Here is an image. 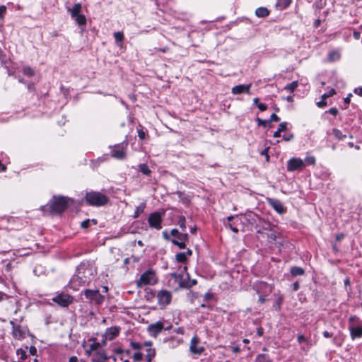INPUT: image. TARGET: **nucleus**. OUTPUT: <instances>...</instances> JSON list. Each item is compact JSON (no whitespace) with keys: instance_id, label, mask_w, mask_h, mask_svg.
I'll use <instances>...</instances> for the list:
<instances>
[{"instance_id":"bf43d9fd","label":"nucleus","mask_w":362,"mask_h":362,"mask_svg":"<svg viewBox=\"0 0 362 362\" xmlns=\"http://www.w3.org/2000/svg\"><path fill=\"white\" fill-rule=\"evenodd\" d=\"M293 139V134H288V135H283V139L286 141H291Z\"/></svg>"},{"instance_id":"603ef678","label":"nucleus","mask_w":362,"mask_h":362,"mask_svg":"<svg viewBox=\"0 0 362 362\" xmlns=\"http://www.w3.org/2000/svg\"><path fill=\"white\" fill-rule=\"evenodd\" d=\"M6 12V6H0V19L4 18V14Z\"/></svg>"},{"instance_id":"3c124183","label":"nucleus","mask_w":362,"mask_h":362,"mask_svg":"<svg viewBox=\"0 0 362 362\" xmlns=\"http://www.w3.org/2000/svg\"><path fill=\"white\" fill-rule=\"evenodd\" d=\"M287 129V123L284 122L279 124L278 129L281 132L283 131L286 130Z\"/></svg>"},{"instance_id":"0e129e2a","label":"nucleus","mask_w":362,"mask_h":362,"mask_svg":"<svg viewBox=\"0 0 362 362\" xmlns=\"http://www.w3.org/2000/svg\"><path fill=\"white\" fill-rule=\"evenodd\" d=\"M154 49L156 52H161L165 53V52H167L169 50V47H164L163 48H155Z\"/></svg>"},{"instance_id":"f03ea898","label":"nucleus","mask_w":362,"mask_h":362,"mask_svg":"<svg viewBox=\"0 0 362 362\" xmlns=\"http://www.w3.org/2000/svg\"><path fill=\"white\" fill-rule=\"evenodd\" d=\"M70 198L64 196H53L49 202V206L51 213L53 214H60L63 213L69 206Z\"/></svg>"},{"instance_id":"4468645a","label":"nucleus","mask_w":362,"mask_h":362,"mask_svg":"<svg viewBox=\"0 0 362 362\" xmlns=\"http://www.w3.org/2000/svg\"><path fill=\"white\" fill-rule=\"evenodd\" d=\"M164 329L163 322L158 321L148 326L147 330L151 336L156 337Z\"/></svg>"},{"instance_id":"6e6d98bb","label":"nucleus","mask_w":362,"mask_h":362,"mask_svg":"<svg viewBox=\"0 0 362 362\" xmlns=\"http://www.w3.org/2000/svg\"><path fill=\"white\" fill-rule=\"evenodd\" d=\"M257 106L260 111H265L267 109V105L265 103H260Z\"/></svg>"},{"instance_id":"7ed1b4c3","label":"nucleus","mask_w":362,"mask_h":362,"mask_svg":"<svg viewBox=\"0 0 362 362\" xmlns=\"http://www.w3.org/2000/svg\"><path fill=\"white\" fill-rule=\"evenodd\" d=\"M86 203L90 206H102L106 205L109 202V197L100 192L90 191L87 192L85 197Z\"/></svg>"},{"instance_id":"4be33fe9","label":"nucleus","mask_w":362,"mask_h":362,"mask_svg":"<svg viewBox=\"0 0 362 362\" xmlns=\"http://www.w3.org/2000/svg\"><path fill=\"white\" fill-rule=\"evenodd\" d=\"M89 341H92V343L90 344L89 349L86 350L87 356H91L93 354V351L100 349L102 346L100 343L97 341L94 338H90Z\"/></svg>"},{"instance_id":"dca6fc26","label":"nucleus","mask_w":362,"mask_h":362,"mask_svg":"<svg viewBox=\"0 0 362 362\" xmlns=\"http://www.w3.org/2000/svg\"><path fill=\"white\" fill-rule=\"evenodd\" d=\"M92 362H103L108 358L101 346L100 349L93 351V354L90 356Z\"/></svg>"},{"instance_id":"ddd939ff","label":"nucleus","mask_w":362,"mask_h":362,"mask_svg":"<svg viewBox=\"0 0 362 362\" xmlns=\"http://www.w3.org/2000/svg\"><path fill=\"white\" fill-rule=\"evenodd\" d=\"M199 337L197 335L194 336L191 339L189 345V351L192 354L200 355L204 351V348L203 346H199Z\"/></svg>"},{"instance_id":"2f4dec72","label":"nucleus","mask_w":362,"mask_h":362,"mask_svg":"<svg viewBox=\"0 0 362 362\" xmlns=\"http://www.w3.org/2000/svg\"><path fill=\"white\" fill-rule=\"evenodd\" d=\"M340 58V54L337 50H332L328 54V59L330 62L339 60Z\"/></svg>"},{"instance_id":"a18cd8bd","label":"nucleus","mask_w":362,"mask_h":362,"mask_svg":"<svg viewBox=\"0 0 362 362\" xmlns=\"http://www.w3.org/2000/svg\"><path fill=\"white\" fill-rule=\"evenodd\" d=\"M143 354L140 351H137L134 353L132 356L133 361L135 362H138L142 360L143 358Z\"/></svg>"},{"instance_id":"412c9836","label":"nucleus","mask_w":362,"mask_h":362,"mask_svg":"<svg viewBox=\"0 0 362 362\" xmlns=\"http://www.w3.org/2000/svg\"><path fill=\"white\" fill-rule=\"evenodd\" d=\"M335 94H336L335 90L334 88L330 89L327 93H325L322 95V99L320 101L317 103V105L319 107H324L327 106V103L326 99H327L329 97L333 96Z\"/></svg>"},{"instance_id":"5701e85b","label":"nucleus","mask_w":362,"mask_h":362,"mask_svg":"<svg viewBox=\"0 0 362 362\" xmlns=\"http://www.w3.org/2000/svg\"><path fill=\"white\" fill-rule=\"evenodd\" d=\"M119 334V329L117 327H112L107 329L106 335L110 340L114 339Z\"/></svg>"},{"instance_id":"c85d7f7f","label":"nucleus","mask_w":362,"mask_h":362,"mask_svg":"<svg viewBox=\"0 0 362 362\" xmlns=\"http://www.w3.org/2000/svg\"><path fill=\"white\" fill-rule=\"evenodd\" d=\"M139 171L146 175V176H150L151 174V170L149 169L148 166L145 164V163H141V164H139Z\"/></svg>"},{"instance_id":"a19ab883","label":"nucleus","mask_w":362,"mask_h":362,"mask_svg":"<svg viewBox=\"0 0 362 362\" xmlns=\"http://www.w3.org/2000/svg\"><path fill=\"white\" fill-rule=\"evenodd\" d=\"M114 37L115 42L118 43H122L124 40V34L122 32L118 31L114 33Z\"/></svg>"},{"instance_id":"a878e982","label":"nucleus","mask_w":362,"mask_h":362,"mask_svg":"<svg viewBox=\"0 0 362 362\" xmlns=\"http://www.w3.org/2000/svg\"><path fill=\"white\" fill-rule=\"evenodd\" d=\"M292 276H303L305 274V270L300 267H292L290 269Z\"/></svg>"},{"instance_id":"680f3d73","label":"nucleus","mask_w":362,"mask_h":362,"mask_svg":"<svg viewBox=\"0 0 362 362\" xmlns=\"http://www.w3.org/2000/svg\"><path fill=\"white\" fill-rule=\"evenodd\" d=\"M268 148H264L261 154L265 156L267 161L269 160V156L268 154Z\"/></svg>"},{"instance_id":"5fc2aeb1","label":"nucleus","mask_w":362,"mask_h":362,"mask_svg":"<svg viewBox=\"0 0 362 362\" xmlns=\"http://www.w3.org/2000/svg\"><path fill=\"white\" fill-rule=\"evenodd\" d=\"M326 112L336 116L338 114L339 111H338L337 108L332 107L328 111H327Z\"/></svg>"},{"instance_id":"2eb2a0df","label":"nucleus","mask_w":362,"mask_h":362,"mask_svg":"<svg viewBox=\"0 0 362 362\" xmlns=\"http://www.w3.org/2000/svg\"><path fill=\"white\" fill-rule=\"evenodd\" d=\"M189 236L187 233H180L179 235L171 240L173 245H177L180 249L186 248V242L188 240Z\"/></svg>"},{"instance_id":"774afa93","label":"nucleus","mask_w":362,"mask_h":362,"mask_svg":"<svg viewBox=\"0 0 362 362\" xmlns=\"http://www.w3.org/2000/svg\"><path fill=\"white\" fill-rule=\"evenodd\" d=\"M321 24V20L320 19H316L315 21H314V23H313V26L314 28H318Z\"/></svg>"},{"instance_id":"8fccbe9b","label":"nucleus","mask_w":362,"mask_h":362,"mask_svg":"<svg viewBox=\"0 0 362 362\" xmlns=\"http://www.w3.org/2000/svg\"><path fill=\"white\" fill-rule=\"evenodd\" d=\"M138 136L140 139L143 140L145 139V132L142 129H137Z\"/></svg>"},{"instance_id":"c03bdc74","label":"nucleus","mask_w":362,"mask_h":362,"mask_svg":"<svg viewBox=\"0 0 362 362\" xmlns=\"http://www.w3.org/2000/svg\"><path fill=\"white\" fill-rule=\"evenodd\" d=\"M23 73L24 75L28 76H33L34 75V71L30 66L23 67Z\"/></svg>"},{"instance_id":"9d476101","label":"nucleus","mask_w":362,"mask_h":362,"mask_svg":"<svg viewBox=\"0 0 362 362\" xmlns=\"http://www.w3.org/2000/svg\"><path fill=\"white\" fill-rule=\"evenodd\" d=\"M148 223L151 228L156 230L162 228V215L160 212L151 213L148 218Z\"/></svg>"},{"instance_id":"f704fd0d","label":"nucleus","mask_w":362,"mask_h":362,"mask_svg":"<svg viewBox=\"0 0 362 362\" xmlns=\"http://www.w3.org/2000/svg\"><path fill=\"white\" fill-rule=\"evenodd\" d=\"M255 362H271V360L269 356L264 354H260L257 356Z\"/></svg>"},{"instance_id":"9b49d317","label":"nucleus","mask_w":362,"mask_h":362,"mask_svg":"<svg viewBox=\"0 0 362 362\" xmlns=\"http://www.w3.org/2000/svg\"><path fill=\"white\" fill-rule=\"evenodd\" d=\"M267 202L278 214H283L286 212V207L284 206L280 200L274 198H267Z\"/></svg>"},{"instance_id":"6e6552de","label":"nucleus","mask_w":362,"mask_h":362,"mask_svg":"<svg viewBox=\"0 0 362 362\" xmlns=\"http://www.w3.org/2000/svg\"><path fill=\"white\" fill-rule=\"evenodd\" d=\"M305 168V163L298 158H292L287 161L286 168L289 172L301 171Z\"/></svg>"},{"instance_id":"a211bd4d","label":"nucleus","mask_w":362,"mask_h":362,"mask_svg":"<svg viewBox=\"0 0 362 362\" xmlns=\"http://www.w3.org/2000/svg\"><path fill=\"white\" fill-rule=\"evenodd\" d=\"M350 336L352 339L362 337V322L358 326H349Z\"/></svg>"},{"instance_id":"393cba45","label":"nucleus","mask_w":362,"mask_h":362,"mask_svg":"<svg viewBox=\"0 0 362 362\" xmlns=\"http://www.w3.org/2000/svg\"><path fill=\"white\" fill-rule=\"evenodd\" d=\"M255 15L259 18H265L269 15V11L266 7H259L256 9Z\"/></svg>"},{"instance_id":"6ab92c4d","label":"nucleus","mask_w":362,"mask_h":362,"mask_svg":"<svg viewBox=\"0 0 362 362\" xmlns=\"http://www.w3.org/2000/svg\"><path fill=\"white\" fill-rule=\"evenodd\" d=\"M299 344L305 343L306 346H302L300 349L303 351H308L313 346L310 339L306 338L303 334H299L297 337Z\"/></svg>"},{"instance_id":"f8f14e48","label":"nucleus","mask_w":362,"mask_h":362,"mask_svg":"<svg viewBox=\"0 0 362 362\" xmlns=\"http://www.w3.org/2000/svg\"><path fill=\"white\" fill-rule=\"evenodd\" d=\"M127 145V144L125 145L124 144L115 145L111 151L112 156L119 160L124 159L126 157L124 148Z\"/></svg>"},{"instance_id":"13d9d810","label":"nucleus","mask_w":362,"mask_h":362,"mask_svg":"<svg viewBox=\"0 0 362 362\" xmlns=\"http://www.w3.org/2000/svg\"><path fill=\"white\" fill-rule=\"evenodd\" d=\"M155 296H156V295H155L154 292L152 290H151L148 293H147L146 298L148 300H149L150 299L154 298Z\"/></svg>"},{"instance_id":"37998d69","label":"nucleus","mask_w":362,"mask_h":362,"mask_svg":"<svg viewBox=\"0 0 362 362\" xmlns=\"http://www.w3.org/2000/svg\"><path fill=\"white\" fill-rule=\"evenodd\" d=\"M303 162L305 163V166L307 165H315L316 160H315V158L314 156H307L305 158V160H303Z\"/></svg>"},{"instance_id":"7c9ffc66","label":"nucleus","mask_w":362,"mask_h":362,"mask_svg":"<svg viewBox=\"0 0 362 362\" xmlns=\"http://www.w3.org/2000/svg\"><path fill=\"white\" fill-rule=\"evenodd\" d=\"M146 208V203H141L135 209L134 214L133 216L134 218H138L141 214L144 213V209Z\"/></svg>"},{"instance_id":"864d4df0","label":"nucleus","mask_w":362,"mask_h":362,"mask_svg":"<svg viewBox=\"0 0 362 362\" xmlns=\"http://www.w3.org/2000/svg\"><path fill=\"white\" fill-rule=\"evenodd\" d=\"M279 120L280 118L275 113H273L271 115L270 120L269 122L270 123L271 122H279Z\"/></svg>"},{"instance_id":"4c0bfd02","label":"nucleus","mask_w":362,"mask_h":362,"mask_svg":"<svg viewBox=\"0 0 362 362\" xmlns=\"http://www.w3.org/2000/svg\"><path fill=\"white\" fill-rule=\"evenodd\" d=\"M259 223H262V227L263 230L272 231V225L269 222L265 221L264 220L261 219V218H259Z\"/></svg>"},{"instance_id":"09e8293b","label":"nucleus","mask_w":362,"mask_h":362,"mask_svg":"<svg viewBox=\"0 0 362 362\" xmlns=\"http://www.w3.org/2000/svg\"><path fill=\"white\" fill-rule=\"evenodd\" d=\"M90 220L86 219L81 222V226L83 228H88L90 226Z\"/></svg>"},{"instance_id":"473e14b6","label":"nucleus","mask_w":362,"mask_h":362,"mask_svg":"<svg viewBox=\"0 0 362 362\" xmlns=\"http://www.w3.org/2000/svg\"><path fill=\"white\" fill-rule=\"evenodd\" d=\"M257 293H259V290L261 289H263V288H266L268 290V293H271L272 291V288L269 286L266 282H259L257 284Z\"/></svg>"},{"instance_id":"aec40b11","label":"nucleus","mask_w":362,"mask_h":362,"mask_svg":"<svg viewBox=\"0 0 362 362\" xmlns=\"http://www.w3.org/2000/svg\"><path fill=\"white\" fill-rule=\"evenodd\" d=\"M250 87H251V84L238 85V86H234L232 88L231 93L234 95L241 94L243 93H250Z\"/></svg>"},{"instance_id":"c756f323","label":"nucleus","mask_w":362,"mask_h":362,"mask_svg":"<svg viewBox=\"0 0 362 362\" xmlns=\"http://www.w3.org/2000/svg\"><path fill=\"white\" fill-rule=\"evenodd\" d=\"M72 18H74L75 21L78 25H85L86 24V18L83 14L79 13Z\"/></svg>"},{"instance_id":"c9c22d12","label":"nucleus","mask_w":362,"mask_h":362,"mask_svg":"<svg viewBox=\"0 0 362 362\" xmlns=\"http://www.w3.org/2000/svg\"><path fill=\"white\" fill-rule=\"evenodd\" d=\"M332 134L334 136V137L336 139H337L338 140H342L343 139L346 137V136L345 134H344L341 132V131H340L339 129H336V128H334L332 129Z\"/></svg>"},{"instance_id":"0eeeda50","label":"nucleus","mask_w":362,"mask_h":362,"mask_svg":"<svg viewBox=\"0 0 362 362\" xmlns=\"http://www.w3.org/2000/svg\"><path fill=\"white\" fill-rule=\"evenodd\" d=\"M156 298L160 308L164 309L171 303L173 296L170 291L162 289L157 293Z\"/></svg>"},{"instance_id":"b1692460","label":"nucleus","mask_w":362,"mask_h":362,"mask_svg":"<svg viewBox=\"0 0 362 362\" xmlns=\"http://www.w3.org/2000/svg\"><path fill=\"white\" fill-rule=\"evenodd\" d=\"M175 194L177 195L180 201L182 202L183 204L187 205L190 203L191 199L189 196L186 194L185 192L177 191L176 192Z\"/></svg>"},{"instance_id":"e433bc0d","label":"nucleus","mask_w":362,"mask_h":362,"mask_svg":"<svg viewBox=\"0 0 362 362\" xmlns=\"http://www.w3.org/2000/svg\"><path fill=\"white\" fill-rule=\"evenodd\" d=\"M291 3V0H278L277 6L280 9L283 10L286 8Z\"/></svg>"},{"instance_id":"49530a36","label":"nucleus","mask_w":362,"mask_h":362,"mask_svg":"<svg viewBox=\"0 0 362 362\" xmlns=\"http://www.w3.org/2000/svg\"><path fill=\"white\" fill-rule=\"evenodd\" d=\"M256 121L259 126H263L264 127H267L269 124V122L268 120L262 119L259 117L257 118Z\"/></svg>"},{"instance_id":"79ce46f5","label":"nucleus","mask_w":362,"mask_h":362,"mask_svg":"<svg viewBox=\"0 0 362 362\" xmlns=\"http://www.w3.org/2000/svg\"><path fill=\"white\" fill-rule=\"evenodd\" d=\"M270 233H267V239L269 242H274L276 241V238H277V234L278 233L276 232V231H273L272 230V231H269Z\"/></svg>"},{"instance_id":"338daca9","label":"nucleus","mask_w":362,"mask_h":362,"mask_svg":"<svg viewBox=\"0 0 362 362\" xmlns=\"http://www.w3.org/2000/svg\"><path fill=\"white\" fill-rule=\"evenodd\" d=\"M292 288L293 291H296L299 289V284L298 281H296L294 282L293 284H292Z\"/></svg>"},{"instance_id":"69168bd1","label":"nucleus","mask_w":362,"mask_h":362,"mask_svg":"<svg viewBox=\"0 0 362 362\" xmlns=\"http://www.w3.org/2000/svg\"><path fill=\"white\" fill-rule=\"evenodd\" d=\"M354 93L360 96H362V87L355 88Z\"/></svg>"},{"instance_id":"1a4fd4ad","label":"nucleus","mask_w":362,"mask_h":362,"mask_svg":"<svg viewBox=\"0 0 362 362\" xmlns=\"http://www.w3.org/2000/svg\"><path fill=\"white\" fill-rule=\"evenodd\" d=\"M52 301L61 307H68L73 302V297L69 294L61 293L52 298Z\"/></svg>"},{"instance_id":"de8ad7c7","label":"nucleus","mask_w":362,"mask_h":362,"mask_svg":"<svg viewBox=\"0 0 362 362\" xmlns=\"http://www.w3.org/2000/svg\"><path fill=\"white\" fill-rule=\"evenodd\" d=\"M130 346L135 350H141L143 347L142 344L136 341H131Z\"/></svg>"},{"instance_id":"e2e57ef3","label":"nucleus","mask_w":362,"mask_h":362,"mask_svg":"<svg viewBox=\"0 0 362 362\" xmlns=\"http://www.w3.org/2000/svg\"><path fill=\"white\" fill-rule=\"evenodd\" d=\"M29 352L31 355L35 356L37 354V349L35 346H31L29 349Z\"/></svg>"},{"instance_id":"4d7b16f0","label":"nucleus","mask_w":362,"mask_h":362,"mask_svg":"<svg viewBox=\"0 0 362 362\" xmlns=\"http://www.w3.org/2000/svg\"><path fill=\"white\" fill-rule=\"evenodd\" d=\"M179 234H180V232H179L178 230L176 228H173L170 230V235L175 237V238H177L179 235Z\"/></svg>"},{"instance_id":"052dcab7","label":"nucleus","mask_w":362,"mask_h":362,"mask_svg":"<svg viewBox=\"0 0 362 362\" xmlns=\"http://www.w3.org/2000/svg\"><path fill=\"white\" fill-rule=\"evenodd\" d=\"M162 235L165 240L171 241L172 239H170V235L167 230L163 231Z\"/></svg>"},{"instance_id":"72a5a7b5","label":"nucleus","mask_w":362,"mask_h":362,"mask_svg":"<svg viewBox=\"0 0 362 362\" xmlns=\"http://www.w3.org/2000/svg\"><path fill=\"white\" fill-rule=\"evenodd\" d=\"M177 224L182 231L185 230L186 226V218L184 216L180 215L178 216Z\"/></svg>"},{"instance_id":"ea45409f","label":"nucleus","mask_w":362,"mask_h":362,"mask_svg":"<svg viewBox=\"0 0 362 362\" xmlns=\"http://www.w3.org/2000/svg\"><path fill=\"white\" fill-rule=\"evenodd\" d=\"M175 259L177 262L185 263L187 259L184 252H179L175 255Z\"/></svg>"},{"instance_id":"f3484780","label":"nucleus","mask_w":362,"mask_h":362,"mask_svg":"<svg viewBox=\"0 0 362 362\" xmlns=\"http://www.w3.org/2000/svg\"><path fill=\"white\" fill-rule=\"evenodd\" d=\"M10 324L12 325V336L14 339L21 340L25 337V333L21 329V325H16L13 321H11Z\"/></svg>"},{"instance_id":"cd10ccee","label":"nucleus","mask_w":362,"mask_h":362,"mask_svg":"<svg viewBox=\"0 0 362 362\" xmlns=\"http://www.w3.org/2000/svg\"><path fill=\"white\" fill-rule=\"evenodd\" d=\"M146 351V362H151L156 356V349L153 348H147Z\"/></svg>"},{"instance_id":"20e7f679","label":"nucleus","mask_w":362,"mask_h":362,"mask_svg":"<svg viewBox=\"0 0 362 362\" xmlns=\"http://www.w3.org/2000/svg\"><path fill=\"white\" fill-rule=\"evenodd\" d=\"M158 278L156 272L153 269H148L144 272L136 281L137 287H142L146 285H154L157 283Z\"/></svg>"},{"instance_id":"39448f33","label":"nucleus","mask_w":362,"mask_h":362,"mask_svg":"<svg viewBox=\"0 0 362 362\" xmlns=\"http://www.w3.org/2000/svg\"><path fill=\"white\" fill-rule=\"evenodd\" d=\"M83 294L90 303L100 305L105 300V296L100 294L98 290L86 289L83 291Z\"/></svg>"},{"instance_id":"f257e3e1","label":"nucleus","mask_w":362,"mask_h":362,"mask_svg":"<svg viewBox=\"0 0 362 362\" xmlns=\"http://www.w3.org/2000/svg\"><path fill=\"white\" fill-rule=\"evenodd\" d=\"M94 276L92 267L81 263L76 270V274L72 277L71 282L76 286H86L88 284Z\"/></svg>"},{"instance_id":"58836bf2","label":"nucleus","mask_w":362,"mask_h":362,"mask_svg":"<svg viewBox=\"0 0 362 362\" xmlns=\"http://www.w3.org/2000/svg\"><path fill=\"white\" fill-rule=\"evenodd\" d=\"M298 83L297 81H294L291 83L286 85L285 86V89L290 91L291 93L293 92L295 89L298 87Z\"/></svg>"},{"instance_id":"423d86ee","label":"nucleus","mask_w":362,"mask_h":362,"mask_svg":"<svg viewBox=\"0 0 362 362\" xmlns=\"http://www.w3.org/2000/svg\"><path fill=\"white\" fill-rule=\"evenodd\" d=\"M171 276L176 281L178 282L180 288H190L197 284V281L196 279H190L188 273H187L186 279L183 278L182 274H178L176 273L171 274Z\"/></svg>"},{"instance_id":"bb28decb","label":"nucleus","mask_w":362,"mask_h":362,"mask_svg":"<svg viewBox=\"0 0 362 362\" xmlns=\"http://www.w3.org/2000/svg\"><path fill=\"white\" fill-rule=\"evenodd\" d=\"M81 11V4L79 3L75 4L71 8H69L68 11L69 12L71 17H74L80 13Z\"/></svg>"}]
</instances>
